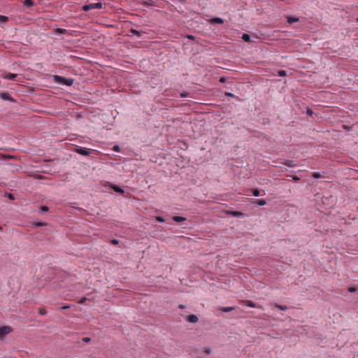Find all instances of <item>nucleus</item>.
<instances>
[{
    "label": "nucleus",
    "instance_id": "2eb2a0df",
    "mask_svg": "<svg viewBox=\"0 0 358 358\" xmlns=\"http://www.w3.org/2000/svg\"><path fill=\"white\" fill-rule=\"evenodd\" d=\"M242 38L245 42H250V36L247 34H243Z\"/></svg>",
    "mask_w": 358,
    "mask_h": 358
},
{
    "label": "nucleus",
    "instance_id": "412c9836",
    "mask_svg": "<svg viewBox=\"0 0 358 358\" xmlns=\"http://www.w3.org/2000/svg\"><path fill=\"white\" fill-rule=\"evenodd\" d=\"M203 352L206 355H209L211 352V349L209 347H205V348H203Z\"/></svg>",
    "mask_w": 358,
    "mask_h": 358
},
{
    "label": "nucleus",
    "instance_id": "cd10ccee",
    "mask_svg": "<svg viewBox=\"0 0 358 358\" xmlns=\"http://www.w3.org/2000/svg\"><path fill=\"white\" fill-rule=\"evenodd\" d=\"M110 242L113 245H117L119 243V241L117 239H113Z\"/></svg>",
    "mask_w": 358,
    "mask_h": 358
},
{
    "label": "nucleus",
    "instance_id": "58836bf2",
    "mask_svg": "<svg viewBox=\"0 0 358 358\" xmlns=\"http://www.w3.org/2000/svg\"><path fill=\"white\" fill-rule=\"evenodd\" d=\"M180 96H181L182 97H186V96H187V93H182V94H180Z\"/></svg>",
    "mask_w": 358,
    "mask_h": 358
},
{
    "label": "nucleus",
    "instance_id": "a878e982",
    "mask_svg": "<svg viewBox=\"0 0 358 358\" xmlns=\"http://www.w3.org/2000/svg\"><path fill=\"white\" fill-rule=\"evenodd\" d=\"M156 220L159 222H164L165 221L162 217H157Z\"/></svg>",
    "mask_w": 358,
    "mask_h": 358
},
{
    "label": "nucleus",
    "instance_id": "7c9ffc66",
    "mask_svg": "<svg viewBox=\"0 0 358 358\" xmlns=\"http://www.w3.org/2000/svg\"><path fill=\"white\" fill-rule=\"evenodd\" d=\"M71 307V305H66V306H62L61 307V309L62 310H64V309H68Z\"/></svg>",
    "mask_w": 358,
    "mask_h": 358
},
{
    "label": "nucleus",
    "instance_id": "c85d7f7f",
    "mask_svg": "<svg viewBox=\"0 0 358 358\" xmlns=\"http://www.w3.org/2000/svg\"><path fill=\"white\" fill-rule=\"evenodd\" d=\"M114 151L119 152L120 151V147L118 145H115L113 148Z\"/></svg>",
    "mask_w": 358,
    "mask_h": 358
},
{
    "label": "nucleus",
    "instance_id": "0eeeda50",
    "mask_svg": "<svg viewBox=\"0 0 358 358\" xmlns=\"http://www.w3.org/2000/svg\"><path fill=\"white\" fill-rule=\"evenodd\" d=\"M0 96H1V98L2 99L6 100V101H14L13 99V98L11 97V96L10 95V94L8 93V92H2L0 94Z\"/></svg>",
    "mask_w": 358,
    "mask_h": 358
},
{
    "label": "nucleus",
    "instance_id": "9d476101",
    "mask_svg": "<svg viewBox=\"0 0 358 358\" xmlns=\"http://www.w3.org/2000/svg\"><path fill=\"white\" fill-rule=\"evenodd\" d=\"M287 22L289 24H292L294 22H296L299 20V19L298 17H291V16H287Z\"/></svg>",
    "mask_w": 358,
    "mask_h": 358
},
{
    "label": "nucleus",
    "instance_id": "a19ab883",
    "mask_svg": "<svg viewBox=\"0 0 358 358\" xmlns=\"http://www.w3.org/2000/svg\"><path fill=\"white\" fill-rule=\"evenodd\" d=\"M293 180H299V178L298 176H294L293 177Z\"/></svg>",
    "mask_w": 358,
    "mask_h": 358
},
{
    "label": "nucleus",
    "instance_id": "dca6fc26",
    "mask_svg": "<svg viewBox=\"0 0 358 358\" xmlns=\"http://www.w3.org/2000/svg\"><path fill=\"white\" fill-rule=\"evenodd\" d=\"M245 303L249 307H251V308H256L257 307L256 304L254 302L251 301H245Z\"/></svg>",
    "mask_w": 358,
    "mask_h": 358
},
{
    "label": "nucleus",
    "instance_id": "b1692460",
    "mask_svg": "<svg viewBox=\"0 0 358 358\" xmlns=\"http://www.w3.org/2000/svg\"><path fill=\"white\" fill-rule=\"evenodd\" d=\"M131 32L133 33L134 34L138 36V37L141 36L140 32L136 29H131Z\"/></svg>",
    "mask_w": 358,
    "mask_h": 358
},
{
    "label": "nucleus",
    "instance_id": "2f4dec72",
    "mask_svg": "<svg viewBox=\"0 0 358 358\" xmlns=\"http://www.w3.org/2000/svg\"><path fill=\"white\" fill-rule=\"evenodd\" d=\"M0 19H1L2 21L6 22V21L7 20V19H8V18H7V17H6V16L1 15V16H0Z\"/></svg>",
    "mask_w": 358,
    "mask_h": 358
},
{
    "label": "nucleus",
    "instance_id": "bb28decb",
    "mask_svg": "<svg viewBox=\"0 0 358 358\" xmlns=\"http://www.w3.org/2000/svg\"><path fill=\"white\" fill-rule=\"evenodd\" d=\"M87 300V299L86 297H83L79 301L78 303H84Z\"/></svg>",
    "mask_w": 358,
    "mask_h": 358
},
{
    "label": "nucleus",
    "instance_id": "6ab92c4d",
    "mask_svg": "<svg viewBox=\"0 0 358 358\" xmlns=\"http://www.w3.org/2000/svg\"><path fill=\"white\" fill-rule=\"evenodd\" d=\"M233 310H234V307H224V308H221V310L223 312H225V313L230 312Z\"/></svg>",
    "mask_w": 358,
    "mask_h": 358
},
{
    "label": "nucleus",
    "instance_id": "ea45409f",
    "mask_svg": "<svg viewBox=\"0 0 358 358\" xmlns=\"http://www.w3.org/2000/svg\"><path fill=\"white\" fill-rule=\"evenodd\" d=\"M178 308L180 309H183L185 308V306L181 304V305H179Z\"/></svg>",
    "mask_w": 358,
    "mask_h": 358
},
{
    "label": "nucleus",
    "instance_id": "423d86ee",
    "mask_svg": "<svg viewBox=\"0 0 358 358\" xmlns=\"http://www.w3.org/2000/svg\"><path fill=\"white\" fill-rule=\"evenodd\" d=\"M227 214L234 216V217H238L244 216V213L239 212V211H234V210H229L227 212Z\"/></svg>",
    "mask_w": 358,
    "mask_h": 358
},
{
    "label": "nucleus",
    "instance_id": "393cba45",
    "mask_svg": "<svg viewBox=\"0 0 358 358\" xmlns=\"http://www.w3.org/2000/svg\"><path fill=\"white\" fill-rule=\"evenodd\" d=\"M312 176H313V178H321V175H320L319 173H316V172H315V173H313L312 174Z\"/></svg>",
    "mask_w": 358,
    "mask_h": 358
},
{
    "label": "nucleus",
    "instance_id": "a18cd8bd",
    "mask_svg": "<svg viewBox=\"0 0 358 358\" xmlns=\"http://www.w3.org/2000/svg\"><path fill=\"white\" fill-rule=\"evenodd\" d=\"M1 229V227H0V230Z\"/></svg>",
    "mask_w": 358,
    "mask_h": 358
},
{
    "label": "nucleus",
    "instance_id": "4468645a",
    "mask_svg": "<svg viewBox=\"0 0 358 358\" xmlns=\"http://www.w3.org/2000/svg\"><path fill=\"white\" fill-rule=\"evenodd\" d=\"M112 189L116 192H118V193H120V194H123L124 192V191L120 187L117 186V185H113L112 186Z\"/></svg>",
    "mask_w": 358,
    "mask_h": 358
},
{
    "label": "nucleus",
    "instance_id": "a211bd4d",
    "mask_svg": "<svg viewBox=\"0 0 358 358\" xmlns=\"http://www.w3.org/2000/svg\"><path fill=\"white\" fill-rule=\"evenodd\" d=\"M275 306L282 310H286L289 308V307L287 306L279 305L277 303L275 305Z\"/></svg>",
    "mask_w": 358,
    "mask_h": 358
},
{
    "label": "nucleus",
    "instance_id": "c03bdc74",
    "mask_svg": "<svg viewBox=\"0 0 358 358\" xmlns=\"http://www.w3.org/2000/svg\"><path fill=\"white\" fill-rule=\"evenodd\" d=\"M343 127H344L345 129H348V127H346L345 125H344V126H343Z\"/></svg>",
    "mask_w": 358,
    "mask_h": 358
},
{
    "label": "nucleus",
    "instance_id": "f3484780",
    "mask_svg": "<svg viewBox=\"0 0 358 358\" xmlns=\"http://www.w3.org/2000/svg\"><path fill=\"white\" fill-rule=\"evenodd\" d=\"M24 4L27 7H31L34 5L32 0H24Z\"/></svg>",
    "mask_w": 358,
    "mask_h": 358
},
{
    "label": "nucleus",
    "instance_id": "5701e85b",
    "mask_svg": "<svg viewBox=\"0 0 358 358\" xmlns=\"http://www.w3.org/2000/svg\"><path fill=\"white\" fill-rule=\"evenodd\" d=\"M278 73L279 76H286V71H284V70L278 71Z\"/></svg>",
    "mask_w": 358,
    "mask_h": 358
},
{
    "label": "nucleus",
    "instance_id": "79ce46f5",
    "mask_svg": "<svg viewBox=\"0 0 358 358\" xmlns=\"http://www.w3.org/2000/svg\"><path fill=\"white\" fill-rule=\"evenodd\" d=\"M59 31L61 33H62V32L65 31V30H64V29H59Z\"/></svg>",
    "mask_w": 358,
    "mask_h": 358
},
{
    "label": "nucleus",
    "instance_id": "1a4fd4ad",
    "mask_svg": "<svg viewBox=\"0 0 358 358\" xmlns=\"http://www.w3.org/2000/svg\"><path fill=\"white\" fill-rule=\"evenodd\" d=\"M283 164L289 167H295L296 166V162L292 160H285Z\"/></svg>",
    "mask_w": 358,
    "mask_h": 358
},
{
    "label": "nucleus",
    "instance_id": "37998d69",
    "mask_svg": "<svg viewBox=\"0 0 358 358\" xmlns=\"http://www.w3.org/2000/svg\"><path fill=\"white\" fill-rule=\"evenodd\" d=\"M188 38H190V39H192V38H194V36H189Z\"/></svg>",
    "mask_w": 358,
    "mask_h": 358
},
{
    "label": "nucleus",
    "instance_id": "f257e3e1",
    "mask_svg": "<svg viewBox=\"0 0 358 358\" xmlns=\"http://www.w3.org/2000/svg\"><path fill=\"white\" fill-rule=\"evenodd\" d=\"M54 81L60 85H65L71 86L73 83V80L71 78H65L59 76H54Z\"/></svg>",
    "mask_w": 358,
    "mask_h": 358
},
{
    "label": "nucleus",
    "instance_id": "473e14b6",
    "mask_svg": "<svg viewBox=\"0 0 358 358\" xmlns=\"http://www.w3.org/2000/svg\"><path fill=\"white\" fill-rule=\"evenodd\" d=\"M348 291H349L350 292H355V291H356V288H355V287H350V288L348 289Z\"/></svg>",
    "mask_w": 358,
    "mask_h": 358
},
{
    "label": "nucleus",
    "instance_id": "6e6552de",
    "mask_svg": "<svg viewBox=\"0 0 358 358\" xmlns=\"http://www.w3.org/2000/svg\"><path fill=\"white\" fill-rule=\"evenodd\" d=\"M17 75L15 73H8L3 76V78L10 80H14L17 78Z\"/></svg>",
    "mask_w": 358,
    "mask_h": 358
},
{
    "label": "nucleus",
    "instance_id": "4be33fe9",
    "mask_svg": "<svg viewBox=\"0 0 358 358\" xmlns=\"http://www.w3.org/2000/svg\"><path fill=\"white\" fill-rule=\"evenodd\" d=\"M38 313L41 315H45L47 314V311L44 308H39Z\"/></svg>",
    "mask_w": 358,
    "mask_h": 358
},
{
    "label": "nucleus",
    "instance_id": "c756f323",
    "mask_svg": "<svg viewBox=\"0 0 358 358\" xmlns=\"http://www.w3.org/2000/svg\"><path fill=\"white\" fill-rule=\"evenodd\" d=\"M225 95L227 96H231V97H234V94H233L231 92H225Z\"/></svg>",
    "mask_w": 358,
    "mask_h": 358
},
{
    "label": "nucleus",
    "instance_id": "f03ea898",
    "mask_svg": "<svg viewBox=\"0 0 358 358\" xmlns=\"http://www.w3.org/2000/svg\"><path fill=\"white\" fill-rule=\"evenodd\" d=\"M102 8V3L101 2L92 3L83 6L84 11H89L92 9H101Z\"/></svg>",
    "mask_w": 358,
    "mask_h": 358
},
{
    "label": "nucleus",
    "instance_id": "ddd939ff",
    "mask_svg": "<svg viewBox=\"0 0 358 358\" xmlns=\"http://www.w3.org/2000/svg\"><path fill=\"white\" fill-rule=\"evenodd\" d=\"M210 22L212 23L222 24L224 20L220 17H214L210 20Z\"/></svg>",
    "mask_w": 358,
    "mask_h": 358
},
{
    "label": "nucleus",
    "instance_id": "20e7f679",
    "mask_svg": "<svg viewBox=\"0 0 358 358\" xmlns=\"http://www.w3.org/2000/svg\"><path fill=\"white\" fill-rule=\"evenodd\" d=\"M185 320L190 323H196L199 321L198 317L193 314L186 316Z\"/></svg>",
    "mask_w": 358,
    "mask_h": 358
},
{
    "label": "nucleus",
    "instance_id": "72a5a7b5",
    "mask_svg": "<svg viewBox=\"0 0 358 358\" xmlns=\"http://www.w3.org/2000/svg\"><path fill=\"white\" fill-rule=\"evenodd\" d=\"M225 81H226V78H224V77H221V78H220V83H224Z\"/></svg>",
    "mask_w": 358,
    "mask_h": 358
},
{
    "label": "nucleus",
    "instance_id": "c9c22d12",
    "mask_svg": "<svg viewBox=\"0 0 358 358\" xmlns=\"http://www.w3.org/2000/svg\"><path fill=\"white\" fill-rule=\"evenodd\" d=\"M41 210L43 211H48V208L47 206H42L41 207Z\"/></svg>",
    "mask_w": 358,
    "mask_h": 358
},
{
    "label": "nucleus",
    "instance_id": "f704fd0d",
    "mask_svg": "<svg viewBox=\"0 0 358 358\" xmlns=\"http://www.w3.org/2000/svg\"><path fill=\"white\" fill-rule=\"evenodd\" d=\"M307 113H308L310 116H311V115H313V111H312L310 109H309V108H308V109L307 110Z\"/></svg>",
    "mask_w": 358,
    "mask_h": 358
},
{
    "label": "nucleus",
    "instance_id": "49530a36",
    "mask_svg": "<svg viewBox=\"0 0 358 358\" xmlns=\"http://www.w3.org/2000/svg\"><path fill=\"white\" fill-rule=\"evenodd\" d=\"M357 21H358V17H357Z\"/></svg>",
    "mask_w": 358,
    "mask_h": 358
},
{
    "label": "nucleus",
    "instance_id": "9b49d317",
    "mask_svg": "<svg viewBox=\"0 0 358 358\" xmlns=\"http://www.w3.org/2000/svg\"><path fill=\"white\" fill-rule=\"evenodd\" d=\"M253 203H257L259 206H264L266 204V201L265 199H255L253 201Z\"/></svg>",
    "mask_w": 358,
    "mask_h": 358
},
{
    "label": "nucleus",
    "instance_id": "7ed1b4c3",
    "mask_svg": "<svg viewBox=\"0 0 358 358\" xmlns=\"http://www.w3.org/2000/svg\"><path fill=\"white\" fill-rule=\"evenodd\" d=\"M13 329L9 326H2L0 327V339H3L6 335L10 334Z\"/></svg>",
    "mask_w": 358,
    "mask_h": 358
},
{
    "label": "nucleus",
    "instance_id": "aec40b11",
    "mask_svg": "<svg viewBox=\"0 0 358 358\" xmlns=\"http://www.w3.org/2000/svg\"><path fill=\"white\" fill-rule=\"evenodd\" d=\"M251 192H252V194L255 196H259V191L258 189H251Z\"/></svg>",
    "mask_w": 358,
    "mask_h": 358
},
{
    "label": "nucleus",
    "instance_id": "4c0bfd02",
    "mask_svg": "<svg viewBox=\"0 0 358 358\" xmlns=\"http://www.w3.org/2000/svg\"><path fill=\"white\" fill-rule=\"evenodd\" d=\"M90 341V338L85 337V338H83V341L84 342H89Z\"/></svg>",
    "mask_w": 358,
    "mask_h": 358
},
{
    "label": "nucleus",
    "instance_id": "e433bc0d",
    "mask_svg": "<svg viewBox=\"0 0 358 358\" xmlns=\"http://www.w3.org/2000/svg\"><path fill=\"white\" fill-rule=\"evenodd\" d=\"M45 224L43 222H38V223H36V226L37 227H41V226H44Z\"/></svg>",
    "mask_w": 358,
    "mask_h": 358
},
{
    "label": "nucleus",
    "instance_id": "f8f14e48",
    "mask_svg": "<svg viewBox=\"0 0 358 358\" xmlns=\"http://www.w3.org/2000/svg\"><path fill=\"white\" fill-rule=\"evenodd\" d=\"M173 220L176 222H183V221H185L186 220V218L184 217H180V216H174L173 217Z\"/></svg>",
    "mask_w": 358,
    "mask_h": 358
},
{
    "label": "nucleus",
    "instance_id": "39448f33",
    "mask_svg": "<svg viewBox=\"0 0 358 358\" xmlns=\"http://www.w3.org/2000/svg\"><path fill=\"white\" fill-rule=\"evenodd\" d=\"M76 152L84 156H88L90 154L89 149L86 148H77Z\"/></svg>",
    "mask_w": 358,
    "mask_h": 358
}]
</instances>
